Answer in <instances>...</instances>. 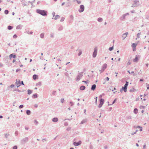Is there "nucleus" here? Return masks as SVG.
<instances>
[{
	"instance_id": "2eb2a0df",
	"label": "nucleus",
	"mask_w": 149,
	"mask_h": 149,
	"mask_svg": "<svg viewBox=\"0 0 149 149\" xmlns=\"http://www.w3.org/2000/svg\"><path fill=\"white\" fill-rule=\"evenodd\" d=\"M96 85L95 84H94L91 86V89L92 91L95 90L96 89Z\"/></svg>"
},
{
	"instance_id": "5701e85b",
	"label": "nucleus",
	"mask_w": 149,
	"mask_h": 149,
	"mask_svg": "<svg viewBox=\"0 0 149 149\" xmlns=\"http://www.w3.org/2000/svg\"><path fill=\"white\" fill-rule=\"evenodd\" d=\"M87 121V119H85L83 120L81 122V124H83L84 123H85Z\"/></svg>"
},
{
	"instance_id": "338daca9",
	"label": "nucleus",
	"mask_w": 149,
	"mask_h": 149,
	"mask_svg": "<svg viewBox=\"0 0 149 149\" xmlns=\"http://www.w3.org/2000/svg\"><path fill=\"white\" fill-rule=\"evenodd\" d=\"M146 85L147 87V89H149V84H146Z\"/></svg>"
},
{
	"instance_id": "2f4dec72",
	"label": "nucleus",
	"mask_w": 149,
	"mask_h": 149,
	"mask_svg": "<svg viewBox=\"0 0 149 149\" xmlns=\"http://www.w3.org/2000/svg\"><path fill=\"white\" fill-rule=\"evenodd\" d=\"M13 26H10V25L8 26L7 27L8 29L9 30H11L12 29H13Z\"/></svg>"
},
{
	"instance_id": "c756f323",
	"label": "nucleus",
	"mask_w": 149,
	"mask_h": 149,
	"mask_svg": "<svg viewBox=\"0 0 149 149\" xmlns=\"http://www.w3.org/2000/svg\"><path fill=\"white\" fill-rule=\"evenodd\" d=\"M63 27L61 25H60L58 28V30L59 31H61L63 29Z\"/></svg>"
},
{
	"instance_id": "a19ab883",
	"label": "nucleus",
	"mask_w": 149,
	"mask_h": 149,
	"mask_svg": "<svg viewBox=\"0 0 149 149\" xmlns=\"http://www.w3.org/2000/svg\"><path fill=\"white\" fill-rule=\"evenodd\" d=\"M79 52L78 54V55L79 56H80L81 54L82 53V52L81 50H79Z\"/></svg>"
},
{
	"instance_id": "ea45409f",
	"label": "nucleus",
	"mask_w": 149,
	"mask_h": 149,
	"mask_svg": "<svg viewBox=\"0 0 149 149\" xmlns=\"http://www.w3.org/2000/svg\"><path fill=\"white\" fill-rule=\"evenodd\" d=\"M4 13L6 15H7L9 13V11L8 10H6L4 11Z\"/></svg>"
},
{
	"instance_id": "ddd939ff",
	"label": "nucleus",
	"mask_w": 149,
	"mask_h": 149,
	"mask_svg": "<svg viewBox=\"0 0 149 149\" xmlns=\"http://www.w3.org/2000/svg\"><path fill=\"white\" fill-rule=\"evenodd\" d=\"M128 34V33L127 32H126L125 33H123L122 35V37L123 38V40H124L125 38Z\"/></svg>"
},
{
	"instance_id": "5fc2aeb1",
	"label": "nucleus",
	"mask_w": 149,
	"mask_h": 149,
	"mask_svg": "<svg viewBox=\"0 0 149 149\" xmlns=\"http://www.w3.org/2000/svg\"><path fill=\"white\" fill-rule=\"evenodd\" d=\"M145 108V107L142 106H140V109H144Z\"/></svg>"
},
{
	"instance_id": "c9c22d12",
	"label": "nucleus",
	"mask_w": 149,
	"mask_h": 149,
	"mask_svg": "<svg viewBox=\"0 0 149 149\" xmlns=\"http://www.w3.org/2000/svg\"><path fill=\"white\" fill-rule=\"evenodd\" d=\"M24 90H23L22 91H21L20 90H19L18 89L16 88L14 90V91H16L18 92H24Z\"/></svg>"
},
{
	"instance_id": "bf43d9fd",
	"label": "nucleus",
	"mask_w": 149,
	"mask_h": 149,
	"mask_svg": "<svg viewBox=\"0 0 149 149\" xmlns=\"http://www.w3.org/2000/svg\"><path fill=\"white\" fill-rule=\"evenodd\" d=\"M17 146H15L13 147V149H17Z\"/></svg>"
},
{
	"instance_id": "13d9d810",
	"label": "nucleus",
	"mask_w": 149,
	"mask_h": 149,
	"mask_svg": "<svg viewBox=\"0 0 149 149\" xmlns=\"http://www.w3.org/2000/svg\"><path fill=\"white\" fill-rule=\"evenodd\" d=\"M18 134V131H15V135L16 136H17V135Z\"/></svg>"
},
{
	"instance_id": "680f3d73",
	"label": "nucleus",
	"mask_w": 149,
	"mask_h": 149,
	"mask_svg": "<svg viewBox=\"0 0 149 149\" xmlns=\"http://www.w3.org/2000/svg\"><path fill=\"white\" fill-rule=\"evenodd\" d=\"M104 93H102L101 95H100L99 96V97L100 98H101L103 96H104Z\"/></svg>"
},
{
	"instance_id": "e433bc0d",
	"label": "nucleus",
	"mask_w": 149,
	"mask_h": 149,
	"mask_svg": "<svg viewBox=\"0 0 149 149\" xmlns=\"http://www.w3.org/2000/svg\"><path fill=\"white\" fill-rule=\"evenodd\" d=\"M102 20H103V19H102V18H101V17L98 18L97 19L98 21L99 22H102Z\"/></svg>"
},
{
	"instance_id": "774afa93",
	"label": "nucleus",
	"mask_w": 149,
	"mask_h": 149,
	"mask_svg": "<svg viewBox=\"0 0 149 149\" xmlns=\"http://www.w3.org/2000/svg\"><path fill=\"white\" fill-rule=\"evenodd\" d=\"M106 81H108L109 80V78L108 77H107L105 79Z\"/></svg>"
},
{
	"instance_id": "a18cd8bd",
	"label": "nucleus",
	"mask_w": 149,
	"mask_h": 149,
	"mask_svg": "<svg viewBox=\"0 0 149 149\" xmlns=\"http://www.w3.org/2000/svg\"><path fill=\"white\" fill-rule=\"evenodd\" d=\"M42 85V84L41 82H39L38 83H37L36 84V86H37L38 85H39V86H41Z\"/></svg>"
},
{
	"instance_id": "8fccbe9b",
	"label": "nucleus",
	"mask_w": 149,
	"mask_h": 149,
	"mask_svg": "<svg viewBox=\"0 0 149 149\" xmlns=\"http://www.w3.org/2000/svg\"><path fill=\"white\" fill-rule=\"evenodd\" d=\"M23 107H24L23 105L21 104V105H20V106H19V109H21L22 108H23Z\"/></svg>"
},
{
	"instance_id": "3c124183",
	"label": "nucleus",
	"mask_w": 149,
	"mask_h": 149,
	"mask_svg": "<svg viewBox=\"0 0 149 149\" xmlns=\"http://www.w3.org/2000/svg\"><path fill=\"white\" fill-rule=\"evenodd\" d=\"M126 118L127 119H130L132 118V117L130 116H128L126 117Z\"/></svg>"
},
{
	"instance_id": "4c0bfd02",
	"label": "nucleus",
	"mask_w": 149,
	"mask_h": 149,
	"mask_svg": "<svg viewBox=\"0 0 149 149\" xmlns=\"http://www.w3.org/2000/svg\"><path fill=\"white\" fill-rule=\"evenodd\" d=\"M44 34L43 33H42L40 34V37L42 38H44Z\"/></svg>"
},
{
	"instance_id": "20e7f679",
	"label": "nucleus",
	"mask_w": 149,
	"mask_h": 149,
	"mask_svg": "<svg viewBox=\"0 0 149 149\" xmlns=\"http://www.w3.org/2000/svg\"><path fill=\"white\" fill-rule=\"evenodd\" d=\"M104 100L103 99L101 98L100 100V104L98 105V107L100 108L102 107V105L104 104Z\"/></svg>"
},
{
	"instance_id": "412c9836",
	"label": "nucleus",
	"mask_w": 149,
	"mask_h": 149,
	"mask_svg": "<svg viewBox=\"0 0 149 149\" xmlns=\"http://www.w3.org/2000/svg\"><path fill=\"white\" fill-rule=\"evenodd\" d=\"M33 78L34 80H36V79H38V75L36 74H34L33 76Z\"/></svg>"
},
{
	"instance_id": "69168bd1",
	"label": "nucleus",
	"mask_w": 149,
	"mask_h": 149,
	"mask_svg": "<svg viewBox=\"0 0 149 149\" xmlns=\"http://www.w3.org/2000/svg\"><path fill=\"white\" fill-rule=\"evenodd\" d=\"M71 129V128L70 127H68L66 129V130L67 131H69Z\"/></svg>"
},
{
	"instance_id": "39448f33",
	"label": "nucleus",
	"mask_w": 149,
	"mask_h": 149,
	"mask_svg": "<svg viewBox=\"0 0 149 149\" xmlns=\"http://www.w3.org/2000/svg\"><path fill=\"white\" fill-rule=\"evenodd\" d=\"M140 5L139 1L138 0H135L134 1V3L132 5V7H136Z\"/></svg>"
},
{
	"instance_id": "b1692460",
	"label": "nucleus",
	"mask_w": 149,
	"mask_h": 149,
	"mask_svg": "<svg viewBox=\"0 0 149 149\" xmlns=\"http://www.w3.org/2000/svg\"><path fill=\"white\" fill-rule=\"evenodd\" d=\"M28 94V95H30L33 92V91L30 89H28L27 90Z\"/></svg>"
},
{
	"instance_id": "cd10ccee",
	"label": "nucleus",
	"mask_w": 149,
	"mask_h": 149,
	"mask_svg": "<svg viewBox=\"0 0 149 149\" xmlns=\"http://www.w3.org/2000/svg\"><path fill=\"white\" fill-rule=\"evenodd\" d=\"M129 84V82L127 81H126V83L124 85V87H126V88H127V87L128 86V85Z\"/></svg>"
},
{
	"instance_id": "6ab92c4d",
	"label": "nucleus",
	"mask_w": 149,
	"mask_h": 149,
	"mask_svg": "<svg viewBox=\"0 0 149 149\" xmlns=\"http://www.w3.org/2000/svg\"><path fill=\"white\" fill-rule=\"evenodd\" d=\"M38 97V94L37 93H35L33 94L32 96V97L33 99L37 98Z\"/></svg>"
},
{
	"instance_id": "79ce46f5",
	"label": "nucleus",
	"mask_w": 149,
	"mask_h": 149,
	"mask_svg": "<svg viewBox=\"0 0 149 149\" xmlns=\"http://www.w3.org/2000/svg\"><path fill=\"white\" fill-rule=\"evenodd\" d=\"M113 46L111 47H110L109 49V50L110 51H111L112 50H113Z\"/></svg>"
},
{
	"instance_id": "4be33fe9",
	"label": "nucleus",
	"mask_w": 149,
	"mask_h": 149,
	"mask_svg": "<svg viewBox=\"0 0 149 149\" xmlns=\"http://www.w3.org/2000/svg\"><path fill=\"white\" fill-rule=\"evenodd\" d=\"M22 28V25H19L17 26L16 27V29H21Z\"/></svg>"
},
{
	"instance_id": "f3484780",
	"label": "nucleus",
	"mask_w": 149,
	"mask_h": 149,
	"mask_svg": "<svg viewBox=\"0 0 149 149\" xmlns=\"http://www.w3.org/2000/svg\"><path fill=\"white\" fill-rule=\"evenodd\" d=\"M58 120V118L56 117H55L53 118L52 119V121L54 122H57Z\"/></svg>"
},
{
	"instance_id": "a211bd4d",
	"label": "nucleus",
	"mask_w": 149,
	"mask_h": 149,
	"mask_svg": "<svg viewBox=\"0 0 149 149\" xmlns=\"http://www.w3.org/2000/svg\"><path fill=\"white\" fill-rule=\"evenodd\" d=\"M86 88V87L84 86H81L80 87L79 89L80 90L83 91Z\"/></svg>"
},
{
	"instance_id": "864d4df0",
	"label": "nucleus",
	"mask_w": 149,
	"mask_h": 149,
	"mask_svg": "<svg viewBox=\"0 0 149 149\" xmlns=\"http://www.w3.org/2000/svg\"><path fill=\"white\" fill-rule=\"evenodd\" d=\"M64 98H62L61 100V102L62 103H63L64 102Z\"/></svg>"
},
{
	"instance_id": "0eeeda50",
	"label": "nucleus",
	"mask_w": 149,
	"mask_h": 149,
	"mask_svg": "<svg viewBox=\"0 0 149 149\" xmlns=\"http://www.w3.org/2000/svg\"><path fill=\"white\" fill-rule=\"evenodd\" d=\"M84 6L83 5H81L80 6V9L78 10L79 12V13L82 12L84 11Z\"/></svg>"
},
{
	"instance_id": "c03bdc74",
	"label": "nucleus",
	"mask_w": 149,
	"mask_h": 149,
	"mask_svg": "<svg viewBox=\"0 0 149 149\" xmlns=\"http://www.w3.org/2000/svg\"><path fill=\"white\" fill-rule=\"evenodd\" d=\"M136 90L135 89L133 88L132 89H130V92H134L136 91Z\"/></svg>"
},
{
	"instance_id": "9d476101",
	"label": "nucleus",
	"mask_w": 149,
	"mask_h": 149,
	"mask_svg": "<svg viewBox=\"0 0 149 149\" xmlns=\"http://www.w3.org/2000/svg\"><path fill=\"white\" fill-rule=\"evenodd\" d=\"M81 143V141H79L78 142H75L73 143L74 145L75 146H78L80 145Z\"/></svg>"
},
{
	"instance_id": "e2e57ef3",
	"label": "nucleus",
	"mask_w": 149,
	"mask_h": 149,
	"mask_svg": "<svg viewBox=\"0 0 149 149\" xmlns=\"http://www.w3.org/2000/svg\"><path fill=\"white\" fill-rule=\"evenodd\" d=\"M64 125L65 126H67L68 125V123L67 122H65L64 123Z\"/></svg>"
},
{
	"instance_id": "423d86ee",
	"label": "nucleus",
	"mask_w": 149,
	"mask_h": 149,
	"mask_svg": "<svg viewBox=\"0 0 149 149\" xmlns=\"http://www.w3.org/2000/svg\"><path fill=\"white\" fill-rule=\"evenodd\" d=\"M129 13H126L125 14H123L122 17H120V19L121 20L123 21L125 18L126 16L127 15H129Z\"/></svg>"
},
{
	"instance_id": "6e6552de",
	"label": "nucleus",
	"mask_w": 149,
	"mask_h": 149,
	"mask_svg": "<svg viewBox=\"0 0 149 149\" xmlns=\"http://www.w3.org/2000/svg\"><path fill=\"white\" fill-rule=\"evenodd\" d=\"M82 76L83 75L81 73H79L76 78V80L78 81H79L81 77H82Z\"/></svg>"
},
{
	"instance_id": "473e14b6",
	"label": "nucleus",
	"mask_w": 149,
	"mask_h": 149,
	"mask_svg": "<svg viewBox=\"0 0 149 149\" xmlns=\"http://www.w3.org/2000/svg\"><path fill=\"white\" fill-rule=\"evenodd\" d=\"M116 100H117L115 98L114 99V100L113 101V102L111 104H108V106H110V105H112L113 104H114L116 102Z\"/></svg>"
},
{
	"instance_id": "052dcab7",
	"label": "nucleus",
	"mask_w": 149,
	"mask_h": 149,
	"mask_svg": "<svg viewBox=\"0 0 149 149\" xmlns=\"http://www.w3.org/2000/svg\"><path fill=\"white\" fill-rule=\"evenodd\" d=\"M35 0L33 1H29L28 2L29 3H31V4H32V3L35 1Z\"/></svg>"
},
{
	"instance_id": "f704fd0d",
	"label": "nucleus",
	"mask_w": 149,
	"mask_h": 149,
	"mask_svg": "<svg viewBox=\"0 0 149 149\" xmlns=\"http://www.w3.org/2000/svg\"><path fill=\"white\" fill-rule=\"evenodd\" d=\"M55 16V17L54 18V19L55 20L57 19H58V18H59L60 17V16L58 15H56Z\"/></svg>"
},
{
	"instance_id": "f03ea898",
	"label": "nucleus",
	"mask_w": 149,
	"mask_h": 149,
	"mask_svg": "<svg viewBox=\"0 0 149 149\" xmlns=\"http://www.w3.org/2000/svg\"><path fill=\"white\" fill-rule=\"evenodd\" d=\"M29 140V138L28 137H25L21 140L20 141V144L22 145H24L26 143L28 142Z\"/></svg>"
},
{
	"instance_id": "603ef678",
	"label": "nucleus",
	"mask_w": 149,
	"mask_h": 149,
	"mask_svg": "<svg viewBox=\"0 0 149 149\" xmlns=\"http://www.w3.org/2000/svg\"><path fill=\"white\" fill-rule=\"evenodd\" d=\"M50 37L51 38H54V34L52 33L50 34Z\"/></svg>"
},
{
	"instance_id": "bb28decb",
	"label": "nucleus",
	"mask_w": 149,
	"mask_h": 149,
	"mask_svg": "<svg viewBox=\"0 0 149 149\" xmlns=\"http://www.w3.org/2000/svg\"><path fill=\"white\" fill-rule=\"evenodd\" d=\"M26 113L27 115H30L31 113V111L30 110H26Z\"/></svg>"
},
{
	"instance_id": "6e6d98bb",
	"label": "nucleus",
	"mask_w": 149,
	"mask_h": 149,
	"mask_svg": "<svg viewBox=\"0 0 149 149\" xmlns=\"http://www.w3.org/2000/svg\"><path fill=\"white\" fill-rule=\"evenodd\" d=\"M20 85H23L24 86V84L23 81H20Z\"/></svg>"
},
{
	"instance_id": "72a5a7b5",
	"label": "nucleus",
	"mask_w": 149,
	"mask_h": 149,
	"mask_svg": "<svg viewBox=\"0 0 149 149\" xmlns=\"http://www.w3.org/2000/svg\"><path fill=\"white\" fill-rule=\"evenodd\" d=\"M25 33L29 34V29H26L25 30Z\"/></svg>"
},
{
	"instance_id": "1a4fd4ad",
	"label": "nucleus",
	"mask_w": 149,
	"mask_h": 149,
	"mask_svg": "<svg viewBox=\"0 0 149 149\" xmlns=\"http://www.w3.org/2000/svg\"><path fill=\"white\" fill-rule=\"evenodd\" d=\"M97 53V49L96 48H95L94 49V51L93 52V58H95L96 56Z\"/></svg>"
},
{
	"instance_id": "4d7b16f0",
	"label": "nucleus",
	"mask_w": 149,
	"mask_h": 149,
	"mask_svg": "<svg viewBox=\"0 0 149 149\" xmlns=\"http://www.w3.org/2000/svg\"><path fill=\"white\" fill-rule=\"evenodd\" d=\"M13 38H16L17 36V35L16 34H14L13 36Z\"/></svg>"
},
{
	"instance_id": "9b49d317",
	"label": "nucleus",
	"mask_w": 149,
	"mask_h": 149,
	"mask_svg": "<svg viewBox=\"0 0 149 149\" xmlns=\"http://www.w3.org/2000/svg\"><path fill=\"white\" fill-rule=\"evenodd\" d=\"M137 43H133L132 45V47L133 49V51L136 50V47L137 45Z\"/></svg>"
},
{
	"instance_id": "58836bf2",
	"label": "nucleus",
	"mask_w": 149,
	"mask_h": 149,
	"mask_svg": "<svg viewBox=\"0 0 149 149\" xmlns=\"http://www.w3.org/2000/svg\"><path fill=\"white\" fill-rule=\"evenodd\" d=\"M141 34V33H138L137 34V35H136V39H137V38H139V37H140V35Z\"/></svg>"
},
{
	"instance_id": "0e129e2a",
	"label": "nucleus",
	"mask_w": 149,
	"mask_h": 149,
	"mask_svg": "<svg viewBox=\"0 0 149 149\" xmlns=\"http://www.w3.org/2000/svg\"><path fill=\"white\" fill-rule=\"evenodd\" d=\"M70 103L71 104V106H73L74 104V103L73 102H72V101H70Z\"/></svg>"
},
{
	"instance_id": "dca6fc26",
	"label": "nucleus",
	"mask_w": 149,
	"mask_h": 149,
	"mask_svg": "<svg viewBox=\"0 0 149 149\" xmlns=\"http://www.w3.org/2000/svg\"><path fill=\"white\" fill-rule=\"evenodd\" d=\"M70 20L69 21V23H72L73 22L74 19L73 16L72 15H70Z\"/></svg>"
},
{
	"instance_id": "de8ad7c7",
	"label": "nucleus",
	"mask_w": 149,
	"mask_h": 149,
	"mask_svg": "<svg viewBox=\"0 0 149 149\" xmlns=\"http://www.w3.org/2000/svg\"><path fill=\"white\" fill-rule=\"evenodd\" d=\"M5 137L6 138H8V136H9V134H5Z\"/></svg>"
},
{
	"instance_id": "49530a36",
	"label": "nucleus",
	"mask_w": 149,
	"mask_h": 149,
	"mask_svg": "<svg viewBox=\"0 0 149 149\" xmlns=\"http://www.w3.org/2000/svg\"><path fill=\"white\" fill-rule=\"evenodd\" d=\"M34 123H35V125H37L38 123V122L36 120H34Z\"/></svg>"
},
{
	"instance_id": "f8f14e48",
	"label": "nucleus",
	"mask_w": 149,
	"mask_h": 149,
	"mask_svg": "<svg viewBox=\"0 0 149 149\" xmlns=\"http://www.w3.org/2000/svg\"><path fill=\"white\" fill-rule=\"evenodd\" d=\"M15 83L17 88H18L20 86V80H19L18 81H17V80H16Z\"/></svg>"
},
{
	"instance_id": "37998d69",
	"label": "nucleus",
	"mask_w": 149,
	"mask_h": 149,
	"mask_svg": "<svg viewBox=\"0 0 149 149\" xmlns=\"http://www.w3.org/2000/svg\"><path fill=\"white\" fill-rule=\"evenodd\" d=\"M65 18L64 17H62L60 20V21L61 22H63L64 19H65Z\"/></svg>"
},
{
	"instance_id": "7c9ffc66",
	"label": "nucleus",
	"mask_w": 149,
	"mask_h": 149,
	"mask_svg": "<svg viewBox=\"0 0 149 149\" xmlns=\"http://www.w3.org/2000/svg\"><path fill=\"white\" fill-rule=\"evenodd\" d=\"M146 18L148 19H149V12L146 13Z\"/></svg>"
},
{
	"instance_id": "c85d7f7f",
	"label": "nucleus",
	"mask_w": 149,
	"mask_h": 149,
	"mask_svg": "<svg viewBox=\"0 0 149 149\" xmlns=\"http://www.w3.org/2000/svg\"><path fill=\"white\" fill-rule=\"evenodd\" d=\"M129 84V82L127 81H126V83L124 85V87H126V88H127V87L128 86V85Z\"/></svg>"
},
{
	"instance_id": "a878e982",
	"label": "nucleus",
	"mask_w": 149,
	"mask_h": 149,
	"mask_svg": "<svg viewBox=\"0 0 149 149\" xmlns=\"http://www.w3.org/2000/svg\"><path fill=\"white\" fill-rule=\"evenodd\" d=\"M134 113L135 114H137L138 113V110L136 108H135L134 109Z\"/></svg>"
},
{
	"instance_id": "f257e3e1",
	"label": "nucleus",
	"mask_w": 149,
	"mask_h": 149,
	"mask_svg": "<svg viewBox=\"0 0 149 149\" xmlns=\"http://www.w3.org/2000/svg\"><path fill=\"white\" fill-rule=\"evenodd\" d=\"M36 12L43 16H46L47 15V12L45 10H42L39 9H37Z\"/></svg>"
},
{
	"instance_id": "4468645a",
	"label": "nucleus",
	"mask_w": 149,
	"mask_h": 149,
	"mask_svg": "<svg viewBox=\"0 0 149 149\" xmlns=\"http://www.w3.org/2000/svg\"><path fill=\"white\" fill-rule=\"evenodd\" d=\"M9 57L10 59L12 58H16V56L15 54H11L9 56Z\"/></svg>"
},
{
	"instance_id": "aec40b11",
	"label": "nucleus",
	"mask_w": 149,
	"mask_h": 149,
	"mask_svg": "<svg viewBox=\"0 0 149 149\" xmlns=\"http://www.w3.org/2000/svg\"><path fill=\"white\" fill-rule=\"evenodd\" d=\"M138 61V56L137 55H136L135 56V58L133 59V61L134 62H137Z\"/></svg>"
},
{
	"instance_id": "393cba45",
	"label": "nucleus",
	"mask_w": 149,
	"mask_h": 149,
	"mask_svg": "<svg viewBox=\"0 0 149 149\" xmlns=\"http://www.w3.org/2000/svg\"><path fill=\"white\" fill-rule=\"evenodd\" d=\"M121 89L122 90H123V91H124L125 92H127V88H126V87L124 86H123L122 87Z\"/></svg>"
},
{
	"instance_id": "7ed1b4c3",
	"label": "nucleus",
	"mask_w": 149,
	"mask_h": 149,
	"mask_svg": "<svg viewBox=\"0 0 149 149\" xmlns=\"http://www.w3.org/2000/svg\"><path fill=\"white\" fill-rule=\"evenodd\" d=\"M107 67V65L106 63L104 64L102 67L101 70H99L101 72L100 73L103 72Z\"/></svg>"
},
{
	"instance_id": "09e8293b",
	"label": "nucleus",
	"mask_w": 149,
	"mask_h": 149,
	"mask_svg": "<svg viewBox=\"0 0 149 149\" xmlns=\"http://www.w3.org/2000/svg\"><path fill=\"white\" fill-rule=\"evenodd\" d=\"M56 91H53L52 93V95H54L56 94Z\"/></svg>"
}]
</instances>
